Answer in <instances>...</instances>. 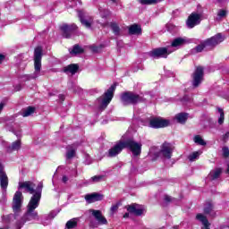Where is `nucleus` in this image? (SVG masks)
I'll return each mask as SVG.
<instances>
[{
    "mask_svg": "<svg viewBox=\"0 0 229 229\" xmlns=\"http://www.w3.org/2000/svg\"><path fill=\"white\" fill-rule=\"evenodd\" d=\"M185 44V39L183 38H176L173 40L171 47H180V46H183Z\"/></svg>",
    "mask_w": 229,
    "mask_h": 229,
    "instance_id": "obj_29",
    "label": "nucleus"
},
{
    "mask_svg": "<svg viewBox=\"0 0 229 229\" xmlns=\"http://www.w3.org/2000/svg\"><path fill=\"white\" fill-rule=\"evenodd\" d=\"M204 214L208 215L212 214L214 211V203H212V200H208L206 204L204 205Z\"/></svg>",
    "mask_w": 229,
    "mask_h": 229,
    "instance_id": "obj_26",
    "label": "nucleus"
},
{
    "mask_svg": "<svg viewBox=\"0 0 229 229\" xmlns=\"http://www.w3.org/2000/svg\"><path fill=\"white\" fill-rule=\"evenodd\" d=\"M222 151H223L224 158H228V157H229V148H228V147H224L222 148Z\"/></svg>",
    "mask_w": 229,
    "mask_h": 229,
    "instance_id": "obj_39",
    "label": "nucleus"
},
{
    "mask_svg": "<svg viewBox=\"0 0 229 229\" xmlns=\"http://www.w3.org/2000/svg\"><path fill=\"white\" fill-rule=\"evenodd\" d=\"M123 149H124V143L123 140H119L114 146L109 148L107 152L108 158H114L117 157V155H121Z\"/></svg>",
    "mask_w": 229,
    "mask_h": 229,
    "instance_id": "obj_11",
    "label": "nucleus"
},
{
    "mask_svg": "<svg viewBox=\"0 0 229 229\" xmlns=\"http://www.w3.org/2000/svg\"><path fill=\"white\" fill-rule=\"evenodd\" d=\"M111 212H117L119 210V205H113L110 208Z\"/></svg>",
    "mask_w": 229,
    "mask_h": 229,
    "instance_id": "obj_42",
    "label": "nucleus"
},
{
    "mask_svg": "<svg viewBox=\"0 0 229 229\" xmlns=\"http://www.w3.org/2000/svg\"><path fill=\"white\" fill-rule=\"evenodd\" d=\"M128 33L129 35H142V27L134 23L128 28Z\"/></svg>",
    "mask_w": 229,
    "mask_h": 229,
    "instance_id": "obj_21",
    "label": "nucleus"
},
{
    "mask_svg": "<svg viewBox=\"0 0 229 229\" xmlns=\"http://www.w3.org/2000/svg\"><path fill=\"white\" fill-rule=\"evenodd\" d=\"M196 219H198L199 221H201L204 226H208V224H210L207 216H205L203 214H197Z\"/></svg>",
    "mask_w": 229,
    "mask_h": 229,
    "instance_id": "obj_30",
    "label": "nucleus"
},
{
    "mask_svg": "<svg viewBox=\"0 0 229 229\" xmlns=\"http://www.w3.org/2000/svg\"><path fill=\"white\" fill-rule=\"evenodd\" d=\"M121 103L123 106H129V105H139V103H144V98L133 91H124L120 95Z\"/></svg>",
    "mask_w": 229,
    "mask_h": 229,
    "instance_id": "obj_2",
    "label": "nucleus"
},
{
    "mask_svg": "<svg viewBox=\"0 0 229 229\" xmlns=\"http://www.w3.org/2000/svg\"><path fill=\"white\" fill-rule=\"evenodd\" d=\"M229 139V131L225 132L224 135H223V141L224 142H226V140H228Z\"/></svg>",
    "mask_w": 229,
    "mask_h": 229,
    "instance_id": "obj_43",
    "label": "nucleus"
},
{
    "mask_svg": "<svg viewBox=\"0 0 229 229\" xmlns=\"http://www.w3.org/2000/svg\"><path fill=\"white\" fill-rule=\"evenodd\" d=\"M124 149H130L133 157H140L142 153V143L135 141L133 139L123 140Z\"/></svg>",
    "mask_w": 229,
    "mask_h": 229,
    "instance_id": "obj_5",
    "label": "nucleus"
},
{
    "mask_svg": "<svg viewBox=\"0 0 229 229\" xmlns=\"http://www.w3.org/2000/svg\"><path fill=\"white\" fill-rule=\"evenodd\" d=\"M110 28H111L113 33L116 37H119V35H121V28L119 27V25L116 22H111Z\"/></svg>",
    "mask_w": 229,
    "mask_h": 229,
    "instance_id": "obj_28",
    "label": "nucleus"
},
{
    "mask_svg": "<svg viewBox=\"0 0 229 229\" xmlns=\"http://www.w3.org/2000/svg\"><path fill=\"white\" fill-rule=\"evenodd\" d=\"M64 72H70V74H76L80 71V65L78 64H71L64 68Z\"/></svg>",
    "mask_w": 229,
    "mask_h": 229,
    "instance_id": "obj_22",
    "label": "nucleus"
},
{
    "mask_svg": "<svg viewBox=\"0 0 229 229\" xmlns=\"http://www.w3.org/2000/svg\"><path fill=\"white\" fill-rule=\"evenodd\" d=\"M89 212L95 217V219L99 223V225H108V220H106V217L103 216V213L101 210L98 209H90Z\"/></svg>",
    "mask_w": 229,
    "mask_h": 229,
    "instance_id": "obj_18",
    "label": "nucleus"
},
{
    "mask_svg": "<svg viewBox=\"0 0 229 229\" xmlns=\"http://www.w3.org/2000/svg\"><path fill=\"white\" fill-rule=\"evenodd\" d=\"M140 3L143 5H151L157 4V3H158V0H140Z\"/></svg>",
    "mask_w": 229,
    "mask_h": 229,
    "instance_id": "obj_35",
    "label": "nucleus"
},
{
    "mask_svg": "<svg viewBox=\"0 0 229 229\" xmlns=\"http://www.w3.org/2000/svg\"><path fill=\"white\" fill-rule=\"evenodd\" d=\"M59 99H60L61 103H64L65 101V95L60 94L59 95Z\"/></svg>",
    "mask_w": 229,
    "mask_h": 229,
    "instance_id": "obj_45",
    "label": "nucleus"
},
{
    "mask_svg": "<svg viewBox=\"0 0 229 229\" xmlns=\"http://www.w3.org/2000/svg\"><path fill=\"white\" fill-rule=\"evenodd\" d=\"M218 113L220 114V116L218 118V124H224L225 123V111L221 107H217Z\"/></svg>",
    "mask_w": 229,
    "mask_h": 229,
    "instance_id": "obj_33",
    "label": "nucleus"
},
{
    "mask_svg": "<svg viewBox=\"0 0 229 229\" xmlns=\"http://www.w3.org/2000/svg\"><path fill=\"white\" fill-rule=\"evenodd\" d=\"M35 110H37L35 106H30L21 111V115H22V117H30V115H33V114H35Z\"/></svg>",
    "mask_w": 229,
    "mask_h": 229,
    "instance_id": "obj_24",
    "label": "nucleus"
},
{
    "mask_svg": "<svg viewBox=\"0 0 229 229\" xmlns=\"http://www.w3.org/2000/svg\"><path fill=\"white\" fill-rule=\"evenodd\" d=\"M218 17H226V10H220L217 13Z\"/></svg>",
    "mask_w": 229,
    "mask_h": 229,
    "instance_id": "obj_41",
    "label": "nucleus"
},
{
    "mask_svg": "<svg viewBox=\"0 0 229 229\" xmlns=\"http://www.w3.org/2000/svg\"><path fill=\"white\" fill-rule=\"evenodd\" d=\"M59 29L62 31L64 38H71L72 33H74L76 30H78V25L74 23L70 25L67 23H64L59 27Z\"/></svg>",
    "mask_w": 229,
    "mask_h": 229,
    "instance_id": "obj_10",
    "label": "nucleus"
},
{
    "mask_svg": "<svg viewBox=\"0 0 229 229\" xmlns=\"http://www.w3.org/2000/svg\"><path fill=\"white\" fill-rule=\"evenodd\" d=\"M174 150V147L167 141H165L161 145V150L160 153L163 155L164 158H167L170 160V158L173 157V151Z\"/></svg>",
    "mask_w": 229,
    "mask_h": 229,
    "instance_id": "obj_15",
    "label": "nucleus"
},
{
    "mask_svg": "<svg viewBox=\"0 0 229 229\" xmlns=\"http://www.w3.org/2000/svg\"><path fill=\"white\" fill-rule=\"evenodd\" d=\"M115 89H117V83H114L111 85L108 89L103 94L102 101L98 106L99 110H106L110 103H112V99H114V93L115 92Z\"/></svg>",
    "mask_w": 229,
    "mask_h": 229,
    "instance_id": "obj_4",
    "label": "nucleus"
},
{
    "mask_svg": "<svg viewBox=\"0 0 229 229\" xmlns=\"http://www.w3.org/2000/svg\"><path fill=\"white\" fill-rule=\"evenodd\" d=\"M165 201L166 203H171V201H172L171 196L165 195Z\"/></svg>",
    "mask_w": 229,
    "mask_h": 229,
    "instance_id": "obj_44",
    "label": "nucleus"
},
{
    "mask_svg": "<svg viewBox=\"0 0 229 229\" xmlns=\"http://www.w3.org/2000/svg\"><path fill=\"white\" fill-rule=\"evenodd\" d=\"M171 55V52L167 50V47L154 48L149 52L151 58H167Z\"/></svg>",
    "mask_w": 229,
    "mask_h": 229,
    "instance_id": "obj_12",
    "label": "nucleus"
},
{
    "mask_svg": "<svg viewBox=\"0 0 229 229\" xmlns=\"http://www.w3.org/2000/svg\"><path fill=\"white\" fill-rule=\"evenodd\" d=\"M4 108V104L0 103V112Z\"/></svg>",
    "mask_w": 229,
    "mask_h": 229,
    "instance_id": "obj_47",
    "label": "nucleus"
},
{
    "mask_svg": "<svg viewBox=\"0 0 229 229\" xmlns=\"http://www.w3.org/2000/svg\"><path fill=\"white\" fill-rule=\"evenodd\" d=\"M0 229H6V228H4V227H2V228H0Z\"/></svg>",
    "mask_w": 229,
    "mask_h": 229,
    "instance_id": "obj_50",
    "label": "nucleus"
},
{
    "mask_svg": "<svg viewBox=\"0 0 229 229\" xmlns=\"http://www.w3.org/2000/svg\"><path fill=\"white\" fill-rule=\"evenodd\" d=\"M62 181L63 183H67V182H69V178L66 175H64Z\"/></svg>",
    "mask_w": 229,
    "mask_h": 229,
    "instance_id": "obj_46",
    "label": "nucleus"
},
{
    "mask_svg": "<svg viewBox=\"0 0 229 229\" xmlns=\"http://www.w3.org/2000/svg\"><path fill=\"white\" fill-rule=\"evenodd\" d=\"M202 229H210V224H208V225H204V228Z\"/></svg>",
    "mask_w": 229,
    "mask_h": 229,
    "instance_id": "obj_48",
    "label": "nucleus"
},
{
    "mask_svg": "<svg viewBox=\"0 0 229 229\" xmlns=\"http://www.w3.org/2000/svg\"><path fill=\"white\" fill-rule=\"evenodd\" d=\"M103 198H105V195L98 192H93V193L85 195V199L89 203H96V201H103Z\"/></svg>",
    "mask_w": 229,
    "mask_h": 229,
    "instance_id": "obj_20",
    "label": "nucleus"
},
{
    "mask_svg": "<svg viewBox=\"0 0 229 229\" xmlns=\"http://www.w3.org/2000/svg\"><path fill=\"white\" fill-rule=\"evenodd\" d=\"M70 53L71 55H82V53H85V49L81 48L78 44H75Z\"/></svg>",
    "mask_w": 229,
    "mask_h": 229,
    "instance_id": "obj_27",
    "label": "nucleus"
},
{
    "mask_svg": "<svg viewBox=\"0 0 229 229\" xmlns=\"http://www.w3.org/2000/svg\"><path fill=\"white\" fill-rule=\"evenodd\" d=\"M42 189H44V183L40 182L36 187V194L32 195L29 204L27 205V211L21 217L22 223L32 221L33 219H38V212L35 211V209L38 208V205L42 198Z\"/></svg>",
    "mask_w": 229,
    "mask_h": 229,
    "instance_id": "obj_1",
    "label": "nucleus"
},
{
    "mask_svg": "<svg viewBox=\"0 0 229 229\" xmlns=\"http://www.w3.org/2000/svg\"><path fill=\"white\" fill-rule=\"evenodd\" d=\"M198 157H199V152H193L188 157V158L190 162H194Z\"/></svg>",
    "mask_w": 229,
    "mask_h": 229,
    "instance_id": "obj_37",
    "label": "nucleus"
},
{
    "mask_svg": "<svg viewBox=\"0 0 229 229\" xmlns=\"http://www.w3.org/2000/svg\"><path fill=\"white\" fill-rule=\"evenodd\" d=\"M42 56H44V50L42 47H37L34 49V69L35 72H40L42 69Z\"/></svg>",
    "mask_w": 229,
    "mask_h": 229,
    "instance_id": "obj_7",
    "label": "nucleus"
},
{
    "mask_svg": "<svg viewBox=\"0 0 229 229\" xmlns=\"http://www.w3.org/2000/svg\"><path fill=\"white\" fill-rule=\"evenodd\" d=\"M200 23H201V14L198 13H191L186 21V26L190 29H192Z\"/></svg>",
    "mask_w": 229,
    "mask_h": 229,
    "instance_id": "obj_13",
    "label": "nucleus"
},
{
    "mask_svg": "<svg viewBox=\"0 0 229 229\" xmlns=\"http://www.w3.org/2000/svg\"><path fill=\"white\" fill-rule=\"evenodd\" d=\"M204 76L205 68H203V66H197L194 72L191 74V83L194 89H198V87L201 85Z\"/></svg>",
    "mask_w": 229,
    "mask_h": 229,
    "instance_id": "obj_6",
    "label": "nucleus"
},
{
    "mask_svg": "<svg viewBox=\"0 0 229 229\" xmlns=\"http://www.w3.org/2000/svg\"><path fill=\"white\" fill-rule=\"evenodd\" d=\"M175 119L179 124H185L189 119V113H179L175 115Z\"/></svg>",
    "mask_w": 229,
    "mask_h": 229,
    "instance_id": "obj_23",
    "label": "nucleus"
},
{
    "mask_svg": "<svg viewBox=\"0 0 229 229\" xmlns=\"http://www.w3.org/2000/svg\"><path fill=\"white\" fill-rule=\"evenodd\" d=\"M225 40L223 35L221 33H217L216 35L206 39L204 42L200 43L195 47L196 53H201L203 49L208 47L209 49H214L216 46H219L221 42Z\"/></svg>",
    "mask_w": 229,
    "mask_h": 229,
    "instance_id": "obj_3",
    "label": "nucleus"
},
{
    "mask_svg": "<svg viewBox=\"0 0 229 229\" xmlns=\"http://www.w3.org/2000/svg\"><path fill=\"white\" fill-rule=\"evenodd\" d=\"M76 157V150L75 149H70L66 152V158L67 160H71V158H74Z\"/></svg>",
    "mask_w": 229,
    "mask_h": 229,
    "instance_id": "obj_36",
    "label": "nucleus"
},
{
    "mask_svg": "<svg viewBox=\"0 0 229 229\" xmlns=\"http://www.w3.org/2000/svg\"><path fill=\"white\" fill-rule=\"evenodd\" d=\"M76 226H78V222L76 220H69L65 225L67 229L76 228Z\"/></svg>",
    "mask_w": 229,
    "mask_h": 229,
    "instance_id": "obj_34",
    "label": "nucleus"
},
{
    "mask_svg": "<svg viewBox=\"0 0 229 229\" xmlns=\"http://www.w3.org/2000/svg\"><path fill=\"white\" fill-rule=\"evenodd\" d=\"M112 3H117V0H111Z\"/></svg>",
    "mask_w": 229,
    "mask_h": 229,
    "instance_id": "obj_49",
    "label": "nucleus"
},
{
    "mask_svg": "<svg viewBox=\"0 0 229 229\" xmlns=\"http://www.w3.org/2000/svg\"><path fill=\"white\" fill-rule=\"evenodd\" d=\"M194 143L199 144V146H207V141L203 140L199 135L194 137Z\"/></svg>",
    "mask_w": 229,
    "mask_h": 229,
    "instance_id": "obj_32",
    "label": "nucleus"
},
{
    "mask_svg": "<svg viewBox=\"0 0 229 229\" xmlns=\"http://www.w3.org/2000/svg\"><path fill=\"white\" fill-rule=\"evenodd\" d=\"M138 206L139 205H137L135 203L128 205L126 207L128 213H125L123 215V218L128 219V217H130V214H133L134 216H142V214H144V209L137 208Z\"/></svg>",
    "mask_w": 229,
    "mask_h": 229,
    "instance_id": "obj_14",
    "label": "nucleus"
},
{
    "mask_svg": "<svg viewBox=\"0 0 229 229\" xmlns=\"http://www.w3.org/2000/svg\"><path fill=\"white\" fill-rule=\"evenodd\" d=\"M19 189H24L25 192H29V194H36L37 192V190H35V183L30 181L19 182Z\"/></svg>",
    "mask_w": 229,
    "mask_h": 229,
    "instance_id": "obj_17",
    "label": "nucleus"
},
{
    "mask_svg": "<svg viewBox=\"0 0 229 229\" xmlns=\"http://www.w3.org/2000/svg\"><path fill=\"white\" fill-rule=\"evenodd\" d=\"M169 124V120L164 119L162 117H153L148 122L149 128H153L154 130H159L160 128H167Z\"/></svg>",
    "mask_w": 229,
    "mask_h": 229,
    "instance_id": "obj_8",
    "label": "nucleus"
},
{
    "mask_svg": "<svg viewBox=\"0 0 229 229\" xmlns=\"http://www.w3.org/2000/svg\"><path fill=\"white\" fill-rule=\"evenodd\" d=\"M223 173V168H216L215 171L211 174V180H217L221 174Z\"/></svg>",
    "mask_w": 229,
    "mask_h": 229,
    "instance_id": "obj_31",
    "label": "nucleus"
},
{
    "mask_svg": "<svg viewBox=\"0 0 229 229\" xmlns=\"http://www.w3.org/2000/svg\"><path fill=\"white\" fill-rule=\"evenodd\" d=\"M24 201V196L21 191H17L13 198V210L14 214H19L22 208V203Z\"/></svg>",
    "mask_w": 229,
    "mask_h": 229,
    "instance_id": "obj_9",
    "label": "nucleus"
},
{
    "mask_svg": "<svg viewBox=\"0 0 229 229\" xmlns=\"http://www.w3.org/2000/svg\"><path fill=\"white\" fill-rule=\"evenodd\" d=\"M101 47H103V46H100V47H91V51L93 53H99Z\"/></svg>",
    "mask_w": 229,
    "mask_h": 229,
    "instance_id": "obj_40",
    "label": "nucleus"
},
{
    "mask_svg": "<svg viewBox=\"0 0 229 229\" xmlns=\"http://www.w3.org/2000/svg\"><path fill=\"white\" fill-rule=\"evenodd\" d=\"M21 140H18L13 142L12 145L7 148L8 153H12L13 151H19V149H21Z\"/></svg>",
    "mask_w": 229,
    "mask_h": 229,
    "instance_id": "obj_25",
    "label": "nucleus"
},
{
    "mask_svg": "<svg viewBox=\"0 0 229 229\" xmlns=\"http://www.w3.org/2000/svg\"><path fill=\"white\" fill-rule=\"evenodd\" d=\"M78 17L82 26H85V28H92V19H87L85 12L78 11Z\"/></svg>",
    "mask_w": 229,
    "mask_h": 229,
    "instance_id": "obj_19",
    "label": "nucleus"
},
{
    "mask_svg": "<svg viewBox=\"0 0 229 229\" xmlns=\"http://www.w3.org/2000/svg\"><path fill=\"white\" fill-rule=\"evenodd\" d=\"M105 178V175H94L91 177L92 182L98 183V182L102 181Z\"/></svg>",
    "mask_w": 229,
    "mask_h": 229,
    "instance_id": "obj_38",
    "label": "nucleus"
},
{
    "mask_svg": "<svg viewBox=\"0 0 229 229\" xmlns=\"http://www.w3.org/2000/svg\"><path fill=\"white\" fill-rule=\"evenodd\" d=\"M0 187L4 191L8 189V175L4 172V166L0 164Z\"/></svg>",
    "mask_w": 229,
    "mask_h": 229,
    "instance_id": "obj_16",
    "label": "nucleus"
}]
</instances>
